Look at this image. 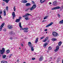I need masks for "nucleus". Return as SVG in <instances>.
I'll return each instance as SVG.
<instances>
[{
    "mask_svg": "<svg viewBox=\"0 0 63 63\" xmlns=\"http://www.w3.org/2000/svg\"><path fill=\"white\" fill-rule=\"evenodd\" d=\"M63 6L61 7L60 11H62V9H63Z\"/></svg>",
    "mask_w": 63,
    "mask_h": 63,
    "instance_id": "nucleus-43",
    "label": "nucleus"
},
{
    "mask_svg": "<svg viewBox=\"0 0 63 63\" xmlns=\"http://www.w3.org/2000/svg\"><path fill=\"white\" fill-rule=\"evenodd\" d=\"M31 5V4L29 3H27L26 4V6H29Z\"/></svg>",
    "mask_w": 63,
    "mask_h": 63,
    "instance_id": "nucleus-15",
    "label": "nucleus"
},
{
    "mask_svg": "<svg viewBox=\"0 0 63 63\" xmlns=\"http://www.w3.org/2000/svg\"><path fill=\"white\" fill-rule=\"evenodd\" d=\"M21 46H22V47H23V44H21Z\"/></svg>",
    "mask_w": 63,
    "mask_h": 63,
    "instance_id": "nucleus-55",
    "label": "nucleus"
},
{
    "mask_svg": "<svg viewBox=\"0 0 63 63\" xmlns=\"http://www.w3.org/2000/svg\"><path fill=\"white\" fill-rule=\"evenodd\" d=\"M8 9H9V7H8L6 6V9L7 11H8Z\"/></svg>",
    "mask_w": 63,
    "mask_h": 63,
    "instance_id": "nucleus-40",
    "label": "nucleus"
},
{
    "mask_svg": "<svg viewBox=\"0 0 63 63\" xmlns=\"http://www.w3.org/2000/svg\"><path fill=\"white\" fill-rule=\"evenodd\" d=\"M12 16H13V18L14 19H15V17H16V15H15V12H13Z\"/></svg>",
    "mask_w": 63,
    "mask_h": 63,
    "instance_id": "nucleus-6",
    "label": "nucleus"
},
{
    "mask_svg": "<svg viewBox=\"0 0 63 63\" xmlns=\"http://www.w3.org/2000/svg\"><path fill=\"white\" fill-rule=\"evenodd\" d=\"M38 39H39V38H38V37L36 38L35 41V43H36V44L37 43V42H38Z\"/></svg>",
    "mask_w": 63,
    "mask_h": 63,
    "instance_id": "nucleus-16",
    "label": "nucleus"
},
{
    "mask_svg": "<svg viewBox=\"0 0 63 63\" xmlns=\"http://www.w3.org/2000/svg\"><path fill=\"white\" fill-rule=\"evenodd\" d=\"M32 4H35V2H34V1H32Z\"/></svg>",
    "mask_w": 63,
    "mask_h": 63,
    "instance_id": "nucleus-49",
    "label": "nucleus"
},
{
    "mask_svg": "<svg viewBox=\"0 0 63 63\" xmlns=\"http://www.w3.org/2000/svg\"><path fill=\"white\" fill-rule=\"evenodd\" d=\"M34 7H32L30 9V10L31 11H32L33 10H34Z\"/></svg>",
    "mask_w": 63,
    "mask_h": 63,
    "instance_id": "nucleus-32",
    "label": "nucleus"
},
{
    "mask_svg": "<svg viewBox=\"0 0 63 63\" xmlns=\"http://www.w3.org/2000/svg\"><path fill=\"white\" fill-rule=\"evenodd\" d=\"M13 9L14 12H15L16 10V6H14V8H13Z\"/></svg>",
    "mask_w": 63,
    "mask_h": 63,
    "instance_id": "nucleus-35",
    "label": "nucleus"
},
{
    "mask_svg": "<svg viewBox=\"0 0 63 63\" xmlns=\"http://www.w3.org/2000/svg\"><path fill=\"white\" fill-rule=\"evenodd\" d=\"M45 1H46V0H40V2L41 3H43Z\"/></svg>",
    "mask_w": 63,
    "mask_h": 63,
    "instance_id": "nucleus-20",
    "label": "nucleus"
},
{
    "mask_svg": "<svg viewBox=\"0 0 63 63\" xmlns=\"http://www.w3.org/2000/svg\"><path fill=\"white\" fill-rule=\"evenodd\" d=\"M28 32V31L27 30H24V32Z\"/></svg>",
    "mask_w": 63,
    "mask_h": 63,
    "instance_id": "nucleus-37",
    "label": "nucleus"
},
{
    "mask_svg": "<svg viewBox=\"0 0 63 63\" xmlns=\"http://www.w3.org/2000/svg\"><path fill=\"white\" fill-rule=\"evenodd\" d=\"M11 55H10V56L9 57V58H11Z\"/></svg>",
    "mask_w": 63,
    "mask_h": 63,
    "instance_id": "nucleus-57",
    "label": "nucleus"
},
{
    "mask_svg": "<svg viewBox=\"0 0 63 63\" xmlns=\"http://www.w3.org/2000/svg\"><path fill=\"white\" fill-rule=\"evenodd\" d=\"M16 22H19V21H20V19H17L16 20Z\"/></svg>",
    "mask_w": 63,
    "mask_h": 63,
    "instance_id": "nucleus-22",
    "label": "nucleus"
},
{
    "mask_svg": "<svg viewBox=\"0 0 63 63\" xmlns=\"http://www.w3.org/2000/svg\"><path fill=\"white\" fill-rule=\"evenodd\" d=\"M56 9H59L60 8V7L59 6H58L56 7Z\"/></svg>",
    "mask_w": 63,
    "mask_h": 63,
    "instance_id": "nucleus-34",
    "label": "nucleus"
},
{
    "mask_svg": "<svg viewBox=\"0 0 63 63\" xmlns=\"http://www.w3.org/2000/svg\"><path fill=\"white\" fill-rule=\"evenodd\" d=\"M57 15L58 16V17H60V15H59V14H58Z\"/></svg>",
    "mask_w": 63,
    "mask_h": 63,
    "instance_id": "nucleus-45",
    "label": "nucleus"
},
{
    "mask_svg": "<svg viewBox=\"0 0 63 63\" xmlns=\"http://www.w3.org/2000/svg\"><path fill=\"white\" fill-rule=\"evenodd\" d=\"M36 5H33L32 6V7L33 8H34V9H35L36 8Z\"/></svg>",
    "mask_w": 63,
    "mask_h": 63,
    "instance_id": "nucleus-29",
    "label": "nucleus"
},
{
    "mask_svg": "<svg viewBox=\"0 0 63 63\" xmlns=\"http://www.w3.org/2000/svg\"><path fill=\"white\" fill-rule=\"evenodd\" d=\"M51 47H49L48 49V50H51Z\"/></svg>",
    "mask_w": 63,
    "mask_h": 63,
    "instance_id": "nucleus-31",
    "label": "nucleus"
},
{
    "mask_svg": "<svg viewBox=\"0 0 63 63\" xmlns=\"http://www.w3.org/2000/svg\"><path fill=\"white\" fill-rule=\"evenodd\" d=\"M35 59H36V58H32V60H34Z\"/></svg>",
    "mask_w": 63,
    "mask_h": 63,
    "instance_id": "nucleus-47",
    "label": "nucleus"
},
{
    "mask_svg": "<svg viewBox=\"0 0 63 63\" xmlns=\"http://www.w3.org/2000/svg\"><path fill=\"white\" fill-rule=\"evenodd\" d=\"M48 17V16H45V17L44 19H47V18Z\"/></svg>",
    "mask_w": 63,
    "mask_h": 63,
    "instance_id": "nucleus-38",
    "label": "nucleus"
},
{
    "mask_svg": "<svg viewBox=\"0 0 63 63\" xmlns=\"http://www.w3.org/2000/svg\"><path fill=\"white\" fill-rule=\"evenodd\" d=\"M2 11L1 10H0V18L1 19H2V17H1V15H2Z\"/></svg>",
    "mask_w": 63,
    "mask_h": 63,
    "instance_id": "nucleus-11",
    "label": "nucleus"
},
{
    "mask_svg": "<svg viewBox=\"0 0 63 63\" xmlns=\"http://www.w3.org/2000/svg\"><path fill=\"white\" fill-rule=\"evenodd\" d=\"M1 63H8L7 61H2L1 62Z\"/></svg>",
    "mask_w": 63,
    "mask_h": 63,
    "instance_id": "nucleus-18",
    "label": "nucleus"
},
{
    "mask_svg": "<svg viewBox=\"0 0 63 63\" xmlns=\"http://www.w3.org/2000/svg\"><path fill=\"white\" fill-rule=\"evenodd\" d=\"M53 22H51L49 24L46 26V27H49V26H50L52 24H53Z\"/></svg>",
    "mask_w": 63,
    "mask_h": 63,
    "instance_id": "nucleus-9",
    "label": "nucleus"
},
{
    "mask_svg": "<svg viewBox=\"0 0 63 63\" xmlns=\"http://www.w3.org/2000/svg\"><path fill=\"white\" fill-rule=\"evenodd\" d=\"M49 4H51V2H49Z\"/></svg>",
    "mask_w": 63,
    "mask_h": 63,
    "instance_id": "nucleus-60",
    "label": "nucleus"
},
{
    "mask_svg": "<svg viewBox=\"0 0 63 63\" xmlns=\"http://www.w3.org/2000/svg\"><path fill=\"white\" fill-rule=\"evenodd\" d=\"M23 17H26V15H23Z\"/></svg>",
    "mask_w": 63,
    "mask_h": 63,
    "instance_id": "nucleus-50",
    "label": "nucleus"
},
{
    "mask_svg": "<svg viewBox=\"0 0 63 63\" xmlns=\"http://www.w3.org/2000/svg\"><path fill=\"white\" fill-rule=\"evenodd\" d=\"M45 37V36H43V37H41L40 38V40H42V39H43V38H44Z\"/></svg>",
    "mask_w": 63,
    "mask_h": 63,
    "instance_id": "nucleus-44",
    "label": "nucleus"
},
{
    "mask_svg": "<svg viewBox=\"0 0 63 63\" xmlns=\"http://www.w3.org/2000/svg\"><path fill=\"white\" fill-rule=\"evenodd\" d=\"M4 16H6V10L5 9H4Z\"/></svg>",
    "mask_w": 63,
    "mask_h": 63,
    "instance_id": "nucleus-12",
    "label": "nucleus"
},
{
    "mask_svg": "<svg viewBox=\"0 0 63 63\" xmlns=\"http://www.w3.org/2000/svg\"><path fill=\"white\" fill-rule=\"evenodd\" d=\"M28 28H25V30H28Z\"/></svg>",
    "mask_w": 63,
    "mask_h": 63,
    "instance_id": "nucleus-48",
    "label": "nucleus"
},
{
    "mask_svg": "<svg viewBox=\"0 0 63 63\" xmlns=\"http://www.w3.org/2000/svg\"><path fill=\"white\" fill-rule=\"evenodd\" d=\"M63 23V20L59 22V24H61L62 23Z\"/></svg>",
    "mask_w": 63,
    "mask_h": 63,
    "instance_id": "nucleus-26",
    "label": "nucleus"
},
{
    "mask_svg": "<svg viewBox=\"0 0 63 63\" xmlns=\"http://www.w3.org/2000/svg\"><path fill=\"white\" fill-rule=\"evenodd\" d=\"M1 55L0 54V57H1Z\"/></svg>",
    "mask_w": 63,
    "mask_h": 63,
    "instance_id": "nucleus-61",
    "label": "nucleus"
},
{
    "mask_svg": "<svg viewBox=\"0 0 63 63\" xmlns=\"http://www.w3.org/2000/svg\"><path fill=\"white\" fill-rule=\"evenodd\" d=\"M57 1H55L53 2L52 5L53 6H56V5H57Z\"/></svg>",
    "mask_w": 63,
    "mask_h": 63,
    "instance_id": "nucleus-5",
    "label": "nucleus"
},
{
    "mask_svg": "<svg viewBox=\"0 0 63 63\" xmlns=\"http://www.w3.org/2000/svg\"><path fill=\"white\" fill-rule=\"evenodd\" d=\"M25 30V28H22V27L21 28V29H20V30Z\"/></svg>",
    "mask_w": 63,
    "mask_h": 63,
    "instance_id": "nucleus-30",
    "label": "nucleus"
},
{
    "mask_svg": "<svg viewBox=\"0 0 63 63\" xmlns=\"http://www.w3.org/2000/svg\"><path fill=\"white\" fill-rule=\"evenodd\" d=\"M23 63H26L25 62H24Z\"/></svg>",
    "mask_w": 63,
    "mask_h": 63,
    "instance_id": "nucleus-62",
    "label": "nucleus"
},
{
    "mask_svg": "<svg viewBox=\"0 0 63 63\" xmlns=\"http://www.w3.org/2000/svg\"><path fill=\"white\" fill-rule=\"evenodd\" d=\"M44 21H47V20H43V21L42 22H44Z\"/></svg>",
    "mask_w": 63,
    "mask_h": 63,
    "instance_id": "nucleus-51",
    "label": "nucleus"
},
{
    "mask_svg": "<svg viewBox=\"0 0 63 63\" xmlns=\"http://www.w3.org/2000/svg\"><path fill=\"white\" fill-rule=\"evenodd\" d=\"M52 34L53 36L55 37L57 36H59V34H58L56 32H52Z\"/></svg>",
    "mask_w": 63,
    "mask_h": 63,
    "instance_id": "nucleus-2",
    "label": "nucleus"
},
{
    "mask_svg": "<svg viewBox=\"0 0 63 63\" xmlns=\"http://www.w3.org/2000/svg\"><path fill=\"white\" fill-rule=\"evenodd\" d=\"M59 46H57L56 47V49L55 50V52H56L58 50L59 48Z\"/></svg>",
    "mask_w": 63,
    "mask_h": 63,
    "instance_id": "nucleus-8",
    "label": "nucleus"
},
{
    "mask_svg": "<svg viewBox=\"0 0 63 63\" xmlns=\"http://www.w3.org/2000/svg\"><path fill=\"white\" fill-rule=\"evenodd\" d=\"M3 1H4L5 2H6V3H8V2H9V1L10 0H2Z\"/></svg>",
    "mask_w": 63,
    "mask_h": 63,
    "instance_id": "nucleus-14",
    "label": "nucleus"
},
{
    "mask_svg": "<svg viewBox=\"0 0 63 63\" xmlns=\"http://www.w3.org/2000/svg\"><path fill=\"white\" fill-rule=\"evenodd\" d=\"M19 25L20 28H21V27H22V26H21V22H19Z\"/></svg>",
    "mask_w": 63,
    "mask_h": 63,
    "instance_id": "nucleus-23",
    "label": "nucleus"
},
{
    "mask_svg": "<svg viewBox=\"0 0 63 63\" xmlns=\"http://www.w3.org/2000/svg\"><path fill=\"white\" fill-rule=\"evenodd\" d=\"M52 41H57V39L55 38H54L52 39Z\"/></svg>",
    "mask_w": 63,
    "mask_h": 63,
    "instance_id": "nucleus-28",
    "label": "nucleus"
},
{
    "mask_svg": "<svg viewBox=\"0 0 63 63\" xmlns=\"http://www.w3.org/2000/svg\"><path fill=\"white\" fill-rule=\"evenodd\" d=\"M47 31V29H46L44 30L45 31Z\"/></svg>",
    "mask_w": 63,
    "mask_h": 63,
    "instance_id": "nucleus-53",
    "label": "nucleus"
},
{
    "mask_svg": "<svg viewBox=\"0 0 63 63\" xmlns=\"http://www.w3.org/2000/svg\"><path fill=\"white\" fill-rule=\"evenodd\" d=\"M6 57V55H2V58L4 59Z\"/></svg>",
    "mask_w": 63,
    "mask_h": 63,
    "instance_id": "nucleus-24",
    "label": "nucleus"
},
{
    "mask_svg": "<svg viewBox=\"0 0 63 63\" xmlns=\"http://www.w3.org/2000/svg\"><path fill=\"white\" fill-rule=\"evenodd\" d=\"M57 63H59V62H60V60L59 59H57Z\"/></svg>",
    "mask_w": 63,
    "mask_h": 63,
    "instance_id": "nucleus-36",
    "label": "nucleus"
},
{
    "mask_svg": "<svg viewBox=\"0 0 63 63\" xmlns=\"http://www.w3.org/2000/svg\"><path fill=\"white\" fill-rule=\"evenodd\" d=\"M18 61H19V59H17V62H18Z\"/></svg>",
    "mask_w": 63,
    "mask_h": 63,
    "instance_id": "nucleus-54",
    "label": "nucleus"
},
{
    "mask_svg": "<svg viewBox=\"0 0 63 63\" xmlns=\"http://www.w3.org/2000/svg\"><path fill=\"white\" fill-rule=\"evenodd\" d=\"M43 57H41L39 59V61H42V60H43Z\"/></svg>",
    "mask_w": 63,
    "mask_h": 63,
    "instance_id": "nucleus-17",
    "label": "nucleus"
},
{
    "mask_svg": "<svg viewBox=\"0 0 63 63\" xmlns=\"http://www.w3.org/2000/svg\"><path fill=\"white\" fill-rule=\"evenodd\" d=\"M10 40H12L13 39V38H10Z\"/></svg>",
    "mask_w": 63,
    "mask_h": 63,
    "instance_id": "nucleus-56",
    "label": "nucleus"
},
{
    "mask_svg": "<svg viewBox=\"0 0 63 63\" xmlns=\"http://www.w3.org/2000/svg\"><path fill=\"white\" fill-rule=\"evenodd\" d=\"M50 59H52V58L51 57V58H50Z\"/></svg>",
    "mask_w": 63,
    "mask_h": 63,
    "instance_id": "nucleus-64",
    "label": "nucleus"
},
{
    "mask_svg": "<svg viewBox=\"0 0 63 63\" xmlns=\"http://www.w3.org/2000/svg\"><path fill=\"white\" fill-rule=\"evenodd\" d=\"M5 52V48H2V50H0V53L1 55H3Z\"/></svg>",
    "mask_w": 63,
    "mask_h": 63,
    "instance_id": "nucleus-3",
    "label": "nucleus"
},
{
    "mask_svg": "<svg viewBox=\"0 0 63 63\" xmlns=\"http://www.w3.org/2000/svg\"><path fill=\"white\" fill-rule=\"evenodd\" d=\"M47 43H45L44 46V47H46V46H47Z\"/></svg>",
    "mask_w": 63,
    "mask_h": 63,
    "instance_id": "nucleus-19",
    "label": "nucleus"
},
{
    "mask_svg": "<svg viewBox=\"0 0 63 63\" xmlns=\"http://www.w3.org/2000/svg\"><path fill=\"white\" fill-rule=\"evenodd\" d=\"M29 9H30V8H28L26 9V10H25V11H27L29 10Z\"/></svg>",
    "mask_w": 63,
    "mask_h": 63,
    "instance_id": "nucleus-42",
    "label": "nucleus"
},
{
    "mask_svg": "<svg viewBox=\"0 0 63 63\" xmlns=\"http://www.w3.org/2000/svg\"><path fill=\"white\" fill-rule=\"evenodd\" d=\"M62 43L61 41L59 42L58 43V46H61V45L62 44Z\"/></svg>",
    "mask_w": 63,
    "mask_h": 63,
    "instance_id": "nucleus-21",
    "label": "nucleus"
},
{
    "mask_svg": "<svg viewBox=\"0 0 63 63\" xmlns=\"http://www.w3.org/2000/svg\"><path fill=\"white\" fill-rule=\"evenodd\" d=\"M10 34L11 35H13V32H10Z\"/></svg>",
    "mask_w": 63,
    "mask_h": 63,
    "instance_id": "nucleus-39",
    "label": "nucleus"
},
{
    "mask_svg": "<svg viewBox=\"0 0 63 63\" xmlns=\"http://www.w3.org/2000/svg\"><path fill=\"white\" fill-rule=\"evenodd\" d=\"M26 16H28L26 15Z\"/></svg>",
    "mask_w": 63,
    "mask_h": 63,
    "instance_id": "nucleus-59",
    "label": "nucleus"
},
{
    "mask_svg": "<svg viewBox=\"0 0 63 63\" xmlns=\"http://www.w3.org/2000/svg\"><path fill=\"white\" fill-rule=\"evenodd\" d=\"M21 18H22L20 16L19 17V19H20H20H21Z\"/></svg>",
    "mask_w": 63,
    "mask_h": 63,
    "instance_id": "nucleus-46",
    "label": "nucleus"
},
{
    "mask_svg": "<svg viewBox=\"0 0 63 63\" xmlns=\"http://www.w3.org/2000/svg\"><path fill=\"white\" fill-rule=\"evenodd\" d=\"M25 19L26 20H29V18H28V17H26L25 18Z\"/></svg>",
    "mask_w": 63,
    "mask_h": 63,
    "instance_id": "nucleus-27",
    "label": "nucleus"
},
{
    "mask_svg": "<svg viewBox=\"0 0 63 63\" xmlns=\"http://www.w3.org/2000/svg\"><path fill=\"white\" fill-rule=\"evenodd\" d=\"M62 63H63V59L62 60Z\"/></svg>",
    "mask_w": 63,
    "mask_h": 63,
    "instance_id": "nucleus-58",
    "label": "nucleus"
},
{
    "mask_svg": "<svg viewBox=\"0 0 63 63\" xmlns=\"http://www.w3.org/2000/svg\"><path fill=\"white\" fill-rule=\"evenodd\" d=\"M22 3H26L27 2V1L26 0H22Z\"/></svg>",
    "mask_w": 63,
    "mask_h": 63,
    "instance_id": "nucleus-13",
    "label": "nucleus"
},
{
    "mask_svg": "<svg viewBox=\"0 0 63 63\" xmlns=\"http://www.w3.org/2000/svg\"><path fill=\"white\" fill-rule=\"evenodd\" d=\"M48 38L49 37H47L45 38V40L43 41V42H46V41H47V40H48Z\"/></svg>",
    "mask_w": 63,
    "mask_h": 63,
    "instance_id": "nucleus-10",
    "label": "nucleus"
},
{
    "mask_svg": "<svg viewBox=\"0 0 63 63\" xmlns=\"http://www.w3.org/2000/svg\"><path fill=\"white\" fill-rule=\"evenodd\" d=\"M10 52V51L9 49L7 50L6 51L7 53H9Z\"/></svg>",
    "mask_w": 63,
    "mask_h": 63,
    "instance_id": "nucleus-25",
    "label": "nucleus"
},
{
    "mask_svg": "<svg viewBox=\"0 0 63 63\" xmlns=\"http://www.w3.org/2000/svg\"><path fill=\"white\" fill-rule=\"evenodd\" d=\"M25 15H28V16H31V14L28 13L26 14Z\"/></svg>",
    "mask_w": 63,
    "mask_h": 63,
    "instance_id": "nucleus-41",
    "label": "nucleus"
},
{
    "mask_svg": "<svg viewBox=\"0 0 63 63\" xmlns=\"http://www.w3.org/2000/svg\"><path fill=\"white\" fill-rule=\"evenodd\" d=\"M19 49H21V48L20 47L19 48Z\"/></svg>",
    "mask_w": 63,
    "mask_h": 63,
    "instance_id": "nucleus-63",
    "label": "nucleus"
},
{
    "mask_svg": "<svg viewBox=\"0 0 63 63\" xmlns=\"http://www.w3.org/2000/svg\"><path fill=\"white\" fill-rule=\"evenodd\" d=\"M4 24H5V23H3L0 26V31H1L2 30V28L3 27Z\"/></svg>",
    "mask_w": 63,
    "mask_h": 63,
    "instance_id": "nucleus-4",
    "label": "nucleus"
},
{
    "mask_svg": "<svg viewBox=\"0 0 63 63\" xmlns=\"http://www.w3.org/2000/svg\"><path fill=\"white\" fill-rule=\"evenodd\" d=\"M13 26L10 25H9L8 26V29H12L13 28Z\"/></svg>",
    "mask_w": 63,
    "mask_h": 63,
    "instance_id": "nucleus-7",
    "label": "nucleus"
},
{
    "mask_svg": "<svg viewBox=\"0 0 63 63\" xmlns=\"http://www.w3.org/2000/svg\"><path fill=\"white\" fill-rule=\"evenodd\" d=\"M51 10H56V7H54L52 8Z\"/></svg>",
    "mask_w": 63,
    "mask_h": 63,
    "instance_id": "nucleus-33",
    "label": "nucleus"
},
{
    "mask_svg": "<svg viewBox=\"0 0 63 63\" xmlns=\"http://www.w3.org/2000/svg\"><path fill=\"white\" fill-rule=\"evenodd\" d=\"M3 31H6V29H3Z\"/></svg>",
    "mask_w": 63,
    "mask_h": 63,
    "instance_id": "nucleus-52",
    "label": "nucleus"
},
{
    "mask_svg": "<svg viewBox=\"0 0 63 63\" xmlns=\"http://www.w3.org/2000/svg\"><path fill=\"white\" fill-rule=\"evenodd\" d=\"M28 45L30 47H31V50L34 51V46H33L31 43L30 42H29L28 43Z\"/></svg>",
    "mask_w": 63,
    "mask_h": 63,
    "instance_id": "nucleus-1",
    "label": "nucleus"
}]
</instances>
